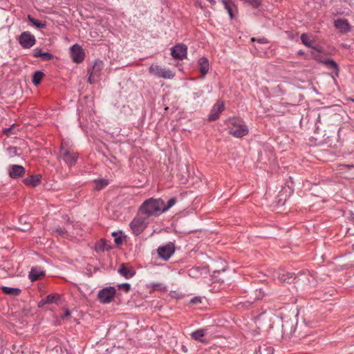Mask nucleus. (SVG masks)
<instances>
[{"label": "nucleus", "instance_id": "nucleus-1", "mask_svg": "<svg viewBox=\"0 0 354 354\" xmlns=\"http://www.w3.org/2000/svg\"><path fill=\"white\" fill-rule=\"evenodd\" d=\"M164 201L161 198H149L145 201L138 209V214L143 216L147 219L150 217H157L160 216L162 212V205Z\"/></svg>", "mask_w": 354, "mask_h": 354}, {"label": "nucleus", "instance_id": "nucleus-2", "mask_svg": "<svg viewBox=\"0 0 354 354\" xmlns=\"http://www.w3.org/2000/svg\"><path fill=\"white\" fill-rule=\"evenodd\" d=\"M278 279L281 282L294 283L301 286L310 283V275L306 272H299L295 275V273L283 270L279 274Z\"/></svg>", "mask_w": 354, "mask_h": 354}, {"label": "nucleus", "instance_id": "nucleus-3", "mask_svg": "<svg viewBox=\"0 0 354 354\" xmlns=\"http://www.w3.org/2000/svg\"><path fill=\"white\" fill-rule=\"evenodd\" d=\"M229 133L235 138H242L246 136L249 129L245 124L239 118H230L228 121Z\"/></svg>", "mask_w": 354, "mask_h": 354}, {"label": "nucleus", "instance_id": "nucleus-4", "mask_svg": "<svg viewBox=\"0 0 354 354\" xmlns=\"http://www.w3.org/2000/svg\"><path fill=\"white\" fill-rule=\"evenodd\" d=\"M77 158V153L69 148L68 142L62 140L60 146L59 158L62 159L68 167H72L75 165Z\"/></svg>", "mask_w": 354, "mask_h": 354}, {"label": "nucleus", "instance_id": "nucleus-5", "mask_svg": "<svg viewBox=\"0 0 354 354\" xmlns=\"http://www.w3.org/2000/svg\"><path fill=\"white\" fill-rule=\"evenodd\" d=\"M148 225L147 219L138 214V216L131 221L129 225L133 234L138 236L147 227Z\"/></svg>", "mask_w": 354, "mask_h": 354}, {"label": "nucleus", "instance_id": "nucleus-6", "mask_svg": "<svg viewBox=\"0 0 354 354\" xmlns=\"http://www.w3.org/2000/svg\"><path fill=\"white\" fill-rule=\"evenodd\" d=\"M149 72L156 77L164 79H173L175 76L174 73L171 71L158 64H151L149 68Z\"/></svg>", "mask_w": 354, "mask_h": 354}, {"label": "nucleus", "instance_id": "nucleus-7", "mask_svg": "<svg viewBox=\"0 0 354 354\" xmlns=\"http://www.w3.org/2000/svg\"><path fill=\"white\" fill-rule=\"evenodd\" d=\"M116 290L114 287L104 288L98 292L97 299L101 304L111 302L115 295Z\"/></svg>", "mask_w": 354, "mask_h": 354}, {"label": "nucleus", "instance_id": "nucleus-8", "mask_svg": "<svg viewBox=\"0 0 354 354\" xmlns=\"http://www.w3.org/2000/svg\"><path fill=\"white\" fill-rule=\"evenodd\" d=\"M35 41V36L28 31L23 32L19 37V43L24 48H30Z\"/></svg>", "mask_w": 354, "mask_h": 354}, {"label": "nucleus", "instance_id": "nucleus-9", "mask_svg": "<svg viewBox=\"0 0 354 354\" xmlns=\"http://www.w3.org/2000/svg\"><path fill=\"white\" fill-rule=\"evenodd\" d=\"M159 257L167 261L174 253L175 246L171 242L168 243L165 245L160 246L157 250Z\"/></svg>", "mask_w": 354, "mask_h": 354}, {"label": "nucleus", "instance_id": "nucleus-10", "mask_svg": "<svg viewBox=\"0 0 354 354\" xmlns=\"http://www.w3.org/2000/svg\"><path fill=\"white\" fill-rule=\"evenodd\" d=\"M71 57L73 62L79 64L83 62L85 53L83 48L78 44H74L71 47Z\"/></svg>", "mask_w": 354, "mask_h": 354}, {"label": "nucleus", "instance_id": "nucleus-11", "mask_svg": "<svg viewBox=\"0 0 354 354\" xmlns=\"http://www.w3.org/2000/svg\"><path fill=\"white\" fill-rule=\"evenodd\" d=\"M187 48L185 44H177L171 49V56L176 59L182 60L187 55Z\"/></svg>", "mask_w": 354, "mask_h": 354}, {"label": "nucleus", "instance_id": "nucleus-12", "mask_svg": "<svg viewBox=\"0 0 354 354\" xmlns=\"http://www.w3.org/2000/svg\"><path fill=\"white\" fill-rule=\"evenodd\" d=\"M334 26L342 34H346L351 30V26L346 19L340 18L335 20Z\"/></svg>", "mask_w": 354, "mask_h": 354}, {"label": "nucleus", "instance_id": "nucleus-13", "mask_svg": "<svg viewBox=\"0 0 354 354\" xmlns=\"http://www.w3.org/2000/svg\"><path fill=\"white\" fill-rule=\"evenodd\" d=\"M46 275L45 270L40 266L32 267L28 274V278L32 281H36Z\"/></svg>", "mask_w": 354, "mask_h": 354}, {"label": "nucleus", "instance_id": "nucleus-14", "mask_svg": "<svg viewBox=\"0 0 354 354\" xmlns=\"http://www.w3.org/2000/svg\"><path fill=\"white\" fill-rule=\"evenodd\" d=\"M296 324H297V321L295 319L283 321V323H282L283 333L286 335H288V336L292 335L295 333V330H296V328H295Z\"/></svg>", "mask_w": 354, "mask_h": 354}, {"label": "nucleus", "instance_id": "nucleus-15", "mask_svg": "<svg viewBox=\"0 0 354 354\" xmlns=\"http://www.w3.org/2000/svg\"><path fill=\"white\" fill-rule=\"evenodd\" d=\"M224 110V104L222 102L218 101L213 106L211 113L208 116L209 121H214L219 117L220 113Z\"/></svg>", "mask_w": 354, "mask_h": 354}, {"label": "nucleus", "instance_id": "nucleus-16", "mask_svg": "<svg viewBox=\"0 0 354 354\" xmlns=\"http://www.w3.org/2000/svg\"><path fill=\"white\" fill-rule=\"evenodd\" d=\"M25 168L21 165H12L9 167V176L12 178H17L25 174Z\"/></svg>", "mask_w": 354, "mask_h": 354}, {"label": "nucleus", "instance_id": "nucleus-17", "mask_svg": "<svg viewBox=\"0 0 354 354\" xmlns=\"http://www.w3.org/2000/svg\"><path fill=\"white\" fill-rule=\"evenodd\" d=\"M118 272L125 279H130L133 277L136 273L135 269L133 267H128L125 263H122L120 265L118 269Z\"/></svg>", "mask_w": 354, "mask_h": 354}, {"label": "nucleus", "instance_id": "nucleus-18", "mask_svg": "<svg viewBox=\"0 0 354 354\" xmlns=\"http://www.w3.org/2000/svg\"><path fill=\"white\" fill-rule=\"evenodd\" d=\"M112 249L110 242L106 239H100L96 243L95 250L96 252H103L104 251H109Z\"/></svg>", "mask_w": 354, "mask_h": 354}, {"label": "nucleus", "instance_id": "nucleus-19", "mask_svg": "<svg viewBox=\"0 0 354 354\" xmlns=\"http://www.w3.org/2000/svg\"><path fill=\"white\" fill-rule=\"evenodd\" d=\"M198 64L202 77H204L209 70V61L206 57H201L198 59Z\"/></svg>", "mask_w": 354, "mask_h": 354}, {"label": "nucleus", "instance_id": "nucleus-20", "mask_svg": "<svg viewBox=\"0 0 354 354\" xmlns=\"http://www.w3.org/2000/svg\"><path fill=\"white\" fill-rule=\"evenodd\" d=\"M103 65H104V64H103L102 61H100V60L95 61V62L93 65L91 71V76L98 77L100 74V72H101L102 68H103Z\"/></svg>", "mask_w": 354, "mask_h": 354}, {"label": "nucleus", "instance_id": "nucleus-21", "mask_svg": "<svg viewBox=\"0 0 354 354\" xmlns=\"http://www.w3.org/2000/svg\"><path fill=\"white\" fill-rule=\"evenodd\" d=\"M25 183L27 185L31 187L37 186L41 182V176L39 175L30 176L24 180Z\"/></svg>", "mask_w": 354, "mask_h": 354}, {"label": "nucleus", "instance_id": "nucleus-22", "mask_svg": "<svg viewBox=\"0 0 354 354\" xmlns=\"http://www.w3.org/2000/svg\"><path fill=\"white\" fill-rule=\"evenodd\" d=\"M206 330L205 329L201 328L198 329L191 333V337L193 339L196 341H198L200 342H203V337L205 335Z\"/></svg>", "mask_w": 354, "mask_h": 354}, {"label": "nucleus", "instance_id": "nucleus-23", "mask_svg": "<svg viewBox=\"0 0 354 354\" xmlns=\"http://www.w3.org/2000/svg\"><path fill=\"white\" fill-rule=\"evenodd\" d=\"M224 8L227 10L230 19L234 18L233 7L235 6L234 2L232 0H221Z\"/></svg>", "mask_w": 354, "mask_h": 354}, {"label": "nucleus", "instance_id": "nucleus-24", "mask_svg": "<svg viewBox=\"0 0 354 354\" xmlns=\"http://www.w3.org/2000/svg\"><path fill=\"white\" fill-rule=\"evenodd\" d=\"M1 290L4 294L14 296H18L21 292V290L18 288L3 286Z\"/></svg>", "mask_w": 354, "mask_h": 354}, {"label": "nucleus", "instance_id": "nucleus-25", "mask_svg": "<svg viewBox=\"0 0 354 354\" xmlns=\"http://www.w3.org/2000/svg\"><path fill=\"white\" fill-rule=\"evenodd\" d=\"M28 20L32 25H33L34 26L37 27L39 29H44L46 27V22L39 21V20L33 18L30 15H28Z\"/></svg>", "mask_w": 354, "mask_h": 354}, {"label": "nucleus", "instance_id": "nucleus-26", "mask_svg": "<svg viewBox=\"0 0 354 354\" xmlns=\"http://www.w3.org/2000/svg\"><path fill=\"white\" fill-rule=\"evenodd\" d=\"M274 348L272 346L263 344L259 346L257 354H274Z\"/></svg>", "mask_w": 354, "mask_h": 354}, {"label": "nucleus", "instance_id": "nucleus-27", "mask_svg": "<svg viewBox=\"0 0 354 354\" xmlns=\"http://www.w3.org/2000/svg\"><path fill=\"white\" fill-rule=\"evenodd\" d=\"M60 300V297L57 294H50L45 297L44 303H47L48 304H59Z\"/></svg>", "mask_w": 354, "mask_h": 354}, {"label": "nucleus", "instance_id": "nucleus-28", "mask_svg": "<svg viewBox=\"0 0 354 354\" xmlns=\"http://www.w3.org/2000/svg\"><path fill=\"white\" fill-rule=\"evenodd\" d=\"M95 190H101L109 185V181L106 179L101 178L94 180Z\"/></svg>", "mask_w": 354, "mask_h": 354}, {"label": "nucleus", "instance_id": "nucleus-29", "mask_svg": "<svg viewBox=\"0 0 354 354\" xmlns=\"http://www.w3.org/2000/svg\"><path fill=\"white\" fill-rule=\"evenodd\" d=\"M301 41L306 46L311 48L313 49H315V48L313 46V41L310 39V37L306 33L301 34Z\"/></svg>", "mask_w": 354, "mask_h": 354}, {"label": "nucleus", "instance_id": "nucleus-30", "mask_svg": "<svg viewBox=\"0 0 354 354\" xmlns=\"http://www.w3.org/2000/svg\"><path fill=\"white\" fill-rule=\"evenodd\" d=\"M322 62L328 68H332L336 73H338L339 66L333 59H327L322 61Z\"/></svg>", "mask_w": 354, "mask_h": 354}, {"label": "nucleus", "instance_id": "nucleus-31", "mask_svg": "<svg viewBox=\"0 0 354 354\" xmlns=\"http://www.w3.org/2000/svg\"><path fill=\"white\" fill-rule=\"evenodd\" d=\"M44 77V74L42 71H37L32 75V82L34 85L37 86L40 84L41 80Z\"/></svg>", "mask_w": 354, "mask_h": 354}, {"label": "nucleus", "instance_id": "nucleus-32", "mask_svg": "<svg viewBox=\"0 0 354 354\" xmlns=\"http://www.w3.org/2000/svg\"><path fill=\"white\" fill-rule=\"evenodd\" d=\"M52 233L57 236H64L67 234V231L65 228L59 226L55 227L51 229Z\"/></svg>", "mask_w": 354, "mask_h": 354}, {"label": "nucleus", "instance_id": "nucleus-33", "mask_svg": "<svg viewBox=\"0 0 354 354\" xmlns=\"http://www.w3.org/2000/svg\"><path fill=\"white\" fill-rule=\"evenodd\" d=\"M176 203V198H171L167 201V204L165 205V204L162 205V212H166L170 207H171Z\"/></svg>", "mask_w": 354, "mask_h": 354}, {"label": "nucleus", "instance_id": "nucleus-34", "mask_svg": "<svg viewBox=\"0 0 354 354\" xmlns=\"http://www.w3.org/2000/svg\"><path fill=\"white\" fill-rule=\"evenodd\" d=\"M112 236L115 237L114 242L117 245H120L122 243L124 239L122 236H118V233L116 232H112Z\"/></svg>", "mask_w": 354, "mask_h": 354}, {"label": "nucleus", "instance_id": "nucleus-35", "mask_svg": "<svg viewBox=\"0 0 354 354\" xmlns=\"http://www.w3.org/2000/svg\"><path fill=\"white\" fill-rule=\"evenodd\" d=\"M15 126H16V124H13L10 127L3 129V131L4 134L8 136L15 134V133L13 131V129Z\"/></svg>", "mask_w": 354, "mask_h": 354}, {"label": "nucleus", "instance_id": "nucleus-36", "mask_svg": "<svg viewBox=\"0 0 354 354\" xmlns=\"http://www.w3.org/2000/svg\"><path fill=\"white\" fill-rule=\"evenodd\" d=\"M53 57V54L48 52H44L41 58L43 61H49L51 60Z\"/></svg>", "mask_w": 354, "mask_h": 354}, {"label": "nucleus", "instance_id": "nucleus-37", "mask_svg": "<svg viewBox=\"0 0 354 354\" xmlns=\"http://www.w3.org/2000/svg\"><path fill=\"white\" fill-rule=\"evenodd\" d=\"M119 289H123L126 292H128L131 289V286L128 283H124L118 285Z\"/></svg>", "mask_w": 354, "mask_h": 354}, {"label": "nucleus", "instance_id": "nucleus-38", "mask_svg": "<svg viewBox=\"0 0 354 354\" xmlns=\"http://www.w3.org/2000/svg\"><path fill=\"white\" fill-rule=\"evenodd\" d=\"M43 53L41 48H35L34 50L33 56L35 57H41Z\"/></svg>", "mask_w": 354, "mask_h": 354}, {"label": "nucleus", "instance_id": "nucleus-39", "mask_svg": "<svg viewBox=\"0 0 354 354\" xmlns=\"http://www.w3.org/2000/svg\"><path fill=\"white\" fill-rule=\"evenodd\" d=\"M264 295H265V293L263 291L262 288L256 290V297L258 299H261L264 296Z\"/></svg>", "mask_w": 354, "mask_h": 354}, {"label": "nucleus", "instance_id": "nucleus-40", "mask_svg": "<svg viewBox=\"0 0 354 354\" xmlns=\"http://www.w3.org/2000/svg\"><path fill=\"white\" fill-rule=\"evenodd\" d=\"M198 302H201V299H200V297H196L191 300V303H192V304H196Z\"/></svg>", "mask_w": 354, "mask_h": 354}, {"label": "nucleus", "instance_id": "nucleus-41", "mask_svg": "<svg viewBox=\"0 0 354 354\" xmlns=\"http://www.w3.org/2000/svg\"><path fill=\"white\" fill-rule=\"evenodd\" d=\"M95 76H91V74L90 75V77H88V82L90 84H93L95 82Z\"/></svg>", "mask_w": 354, "mask_h": 354}, {"label": "nucleus", "instance_id": "nucleus-42", "mask_svg": "<svg viewBox=\"0 0 354 354\" xmlns=\"http://www.w3.org/2000/svg\"><path fill=\"white\" fill-rule=\"evenodd\" d=\"M44 301H45V298L42 299L39 301V307H41V306H44V305L48 304L47 303H44Z\"/></svg>", "mask_w": 354, "mask_h": 354}, {"label": "nucleus", "instance_id": "nucleus-43", "mask_svg": "<svg viewBox=\"0 0 354 354\" xmlns=\"http://www.w3.org/2000/svg\"><path fill=\"white\" fill-rule=\"evenodd\" d=\"M17 149V147H11V148H9V151L10 152H12V153H16Z\"/></svg>", "mask_w": 354, "mask_h": 354}, {"label": "nucleus", "instance_id": "nucleus-44", "mask_svg": "<svg viewBox=\"0 0 354 354\" xmlns=\"http://www.w3.org/2000/svg\"><path fill=\"white\" fill-rule=\"evenodd\" d=\"M259 41L260 43H266L267 42L266 39L264 38L259 39Z\"/></svg>", "mask_w": 354, "mask_h": 354}, {"label": "nucleus", "instance_id": "nucleus-45", "mask_svg": "<svg viewBox=\"0 0 354 354\" xmlns=\"http://www.w3.org/2000/svg\"><path fill=\"white\" fill-rule=\"evenodd\" d=\"M63 218L69 222V217L67 215L64 216Z\"/></svg>", "mask_w": 354, "mask_h": 354}, {"label": "nucleus", "instance_id": "nucleus-46", "mask_svg": "<svg viewBox=\"0 0 354 354\" xmlns=\"http://www.w3.org/2000/svg\"><path fill=\"white\" fill-rule=\"evenodd\" d=\"M209 3L214 5L216 3V1L214 0H207Z\"/></svg>", "mask_w": 354, "mask_h": 354}, {"label": "nucleus", "instance_id": "nucleus-47", "mask_svg": "<svg viewBox=\"0 0 354 354\" xmlns=\"http://www.w3.org/2000/svg\"><path fill=\"white\" fill-rule=\"evenodd\" d=\"M70 315V312L67 310L65 313V316H68Z\"/></svg>", "mask_w": 354, "mask_h": 354}]
</instances>
